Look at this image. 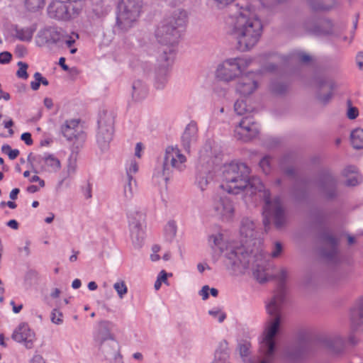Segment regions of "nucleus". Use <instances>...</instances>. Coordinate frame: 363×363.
I'll return each instance as SVG.
<instances>
[{"label":"nucleus","mask_w":363,"mask_h":363,"mask_svg":"<svg viewBox=\"0 0 363 363\" xmlns=\"http://www.w3.org/2000/svg\"><path fill=\"white\" fill-rule=\"evenodd\" d=\"M234 110L240 116L247 114L240 120L235 127V136L238 140L248 142L259 133V125L254 121L252 116L248 114L251 109L247 106L245 100H237L234 104Z\"/></svg>","instance_id":"obj_7"},{"label":"nucleus","mask_w":363,"mask_h":363,"mask_svg":"<svg viewBox=\"0 0 363 363\" xmlns=\"http://www.w3.org/2000/svg\"><path fill=\"white\" fill-rule=\"evenodd\" d=\"M272 158L269 155H265L259 161V166L265 174H269L272 171Z\"/></svg>","instance_id":"obj_42"},{"label":"nucleus","mask_w":363,"mask_h":363,"mask_svg":"<svg viewBox=\"0 0 363 363\" xmlns=\"http://www.w3.org/2000/svg\"><path fill=\"white\" fill-rule=\"evenodd\" d=\"M222 235L220 233H217L215 235H211L208 238V243L211 247L215 246H219L222 241Z\"/></svg>","instance_id":"obj_48"},{"label":"nucleus","mask_w":363,"mask_h":363,"mask_svg":"<svg viewBox=\"0 0 363 363\" xmlns=\"http://www.w3.org/2000/svg\"><path fill=\"white\" fill-rule=\"evenodd\" d=\"M352 332L363 331V296L357 301L356 306L351 312Z\"/></svg>","instance_id":"obj_28"},{"label":"nucleus","mask_w":363,"mask_h":363,"mask_svg":"<svg viewBox=\"0 0 363 363\" xmlns=\"http://www.w3.org/2000/svg\"><path fill=\"white\" fill-rule=\"evenodd\" d=\"M138 171V164L135 161L131 160L126 167L127 179L133 178V174Z\"/></svg>","instance_id":"obj_47"},{"label":"nucleus","mask_w":363,"mask_h":363,"mask_svg":"<svg viewBox=\"0 0 363 363\" xmlns=\"http://www.w3.org/2000/svg\"><path fill=\"white\" fill-rule=\"evenodd\" d=\"M208 184V178L203 174H200L197 177V184L201 190H204Z\"/></svg>","instance_id":"obj_50"},{"label":"nucleus","mask_w":363,"mask_h":363,"mask_svg":"<svg viewBox=\"0 0 363 363\" xmlns=\"http://www.w3.org/2000/svg\"><path fill=\"white\" fill-rule=\"evenodd\" d=\"M213 209L217 216L228 220L234 215L235 208L231 199L228 196H216L213 199Z\"/></svg>","instance_id":"obj_17"},{"label":"nucleus","mask_w":363,"mask_h":363,"mask_svg":"<svg viewBox=\"0 0 363 363\" xmlns=\"http://www.w3.org/2000/svg\"><path fill=\"white\" fill-rule=\"evenodd\" d=\"M257 86V82L252 74H241L236 85V91L240 95L246 96L252 94Z\"/></svg>","instance_id":"obj_27"},{"label":"nucleus","mask_w":363,"mask_h":363,"mask_svg":"<svg viewBox=\"0 0 363 363\" xmlns=\"http://www.w3.org/2000/svg\"><path fill=\"white\" fill-rule=\"evenodd\" d=\"M221 172L222 183L220 186L228 193L238 194L244 191L250 196L257 192L262 194L264 201L263 223L266 230L269 228L271 222L278 230L286 226L287 214L281 199L279 196L272 199L269 191L264 189L260 179L250 177V169L245 163L232 162L225 164Z\"/></svg>","instance_id":"obj_1"},{"label":"nucleus","mask_w":363,"mask_h":363,"mask_svg":"<svg viewBox=\"0 0 363 363\" xmlns=\"http://www.w3.org/2000/svg\"><path fill=\"white\" fill-rule=\"evenodd\" d=\"M311 342L300 340L296 344L287 347L284 352V358L289 361H296L310 351Z\"/></svg>","instance_id":"obj_21"},{"label":"nucleus","mask_w":363,"mask_h":363,"mask_svg":"<svg viewBox=\"0 0 363 363\" xmlns=\"http://www.w3.org/2000/svg\"><path fill=\"white\" fill-rule=\"evenodd\" d=\"M316 341L324 348L335 354L342 352L345 347V341L340 336H320L317 338Z\"/></svg>","instance_id":"obj_26"},{"label":"nucleus","mask_w":363,"mask_h":363,"mask_svg":"<svg viewBox=\"0 0 363 363\" xmlns=\"http://www.w3.org/2000/svg\"><path fill=\"white\" fill-rule=\"evenodd\" d=\"M298 59L301 62L306 63L311 60V56L306 53H300L298 55Z\"/></svg>","instance_id":"obj_63"},{"label":"nucleus","mask_w":363,"mask_h":363,"mask_svg":"<svg viewBox=\"0 0 363 363\" xmlns=\"http://www.w3.org/2000/svg\"><path fill=\"white\" fill-rule=\"evenodd\" d=\"M208 314L216 318L219 323H223L226 318V314L220 309L210 310L208 311Z\"/></svg>","instance_id":"obj_49"},{"label":"nucleus","mask_w":363,"mask_h":363,"mask_svg":"<svg viewBox=\"0 0 363 363\" xmlns=\"http://www.w3.org/2000/svg\"><path fill=\"white\" fill-rule=\"evenodd\" d=\"M108 363H124L123 356L120 353L106 360Z\"/></svg>","instance_id":"obj_56"},{"label":"nucleus","mask_w":363,"mask_h":363,"mask_svg":"<svg viewBox=\"0 0 363 363\" xmlns=\"http://www.w3.org/2000/svg\"><path fill=\"white\" fill-rule=\"evenodd\" d=\"M186 21V11L177 9L161 22L156 30L155 36L160 44L167 46L162 50V53L167 51L169 55V49H173L174 55H175L174 46L178 43L180 37L179 28L183 27Z\"/></svg>","instance_id":"obj_5"},{"label":"nucleus","mask_w":363,"mask_h":363,"mask_svg":"<svg viewBox=\"0 0 363 363\" xmlns=\"http://www.w3.org/2000/svg\"><path fill=\"white\" fill-rule=\"evenodd\" d=\"M225 23L227 33L236 40L238 49L242 52L255 46L262 35L261 21L247 8L230 15Z\"/></svg>","instance_id":"obj_2"},{"label":"nucleus","mask_w":363,"mask_h":363,"mask_svg":"<svg viewBox=\"0 0 363 363\" xmlns=\"http://www.w3.org/2000/svg\"><path fill=\"white\" fill-rule=\"evenodd\" d=\"M350 140L352 147L359 150L363 148V129L356 128L351 132Z\"/></svg>","instance_id":"obj_36"},{"label":"nucleus","mask_w":363,"mask_h":363,"mask_svg":"<svg viewBox=\"0 0 363 363\" xmlns=\"http://www.w3.org/2000/svg\"><path fill=\"white\" fill-rule=\"evenodd\" d=\"M225 264L234 274H242L252 266L253 275L259 282L264 283L268 279L267 273V261L263 251L259 248L250 252L244 245L233 246L226 248L224 254Z\"/></svg>","instance_id":"obj_3"},{"label":"nucleus","mask_w":363,"mask_h":363,"mask_svg":"<svg viewBox=\"0 0 363 363\" xmlns=\"http://www.w3.org/2000/svg\"><path fill=\"white\" fill-rule=\"evenodd\" d=\"M283 0H259L260 3L264 7H269L275 4L280 3Z\"/></svg>","instance_id":"obj_59"},{"label":"nucleus","mask_w":363,"mask_h":363,"mask_svg":"<svg viewBox=\"0 0 363 363\" xmlns=\"http://www.w3.org/2000/svg\"><path fill=\"white\" fill-rule=\"evenodd\" d=\"M147 94L146 85L141 80H135L132 84V98L139 101L145 98Z\"/></svg>","instance_id":"obj_33"},{"label":"nucleus","mask_w":363,"mask_h":363,"mask_svg":"<svg viewBox=\"0 0 363 363\" xmlns=\"http://www.w3.org/2000/svg\"><path fill=\"white\" fill-rule=\"evenodd\" d=\"M250 57H231L218 65L216 76L223 82H229L239 77L252 63Z\"/></svg>","instance_id":"obj_9"},{"label":"nucleus","mask_w":363,"mask_h":363,"mask_svg":"<svg viewBox=\"0 0 363 363\" xmlns=\"http://www.w3.org/2000/svg\"><path fill=\"white\" fill-rule=\"evenodd\" d=\"M113 289L120 298H123L128 293V287L124 281H118L113 284Z\"/></svg>","instance_id":"obj_43"},{"label":"nucleus","mask_w":363,"mask_h":363,"mask_svg":"<svg viewBox=\"0 0 363 363\" xmlns=\"http://www.w3.org/2000/svg\"><path fill=\"white\" fill-rule=\"evenodd\" d=\"M282 252V245L279 242H276L271 256L274 258L278 257Z\"/></svg>","instance_id":"obj_53"},{"label":"nucleus","mask_w":363,"mask_h":363,"mask_svg":"<svg viewBox=\"0 0 363 363\" xmlns=\"http://www.w3.org/2000/svg\"><path fill=\"white\" fill-rule=\"evenodd\" d=\"M60 133L69 141L84 138V133L79 125V121L75 119L66 120L60 126Z\"/></svg>","instance_id":"obj_20"},{"label":"nucleus","mask_w":363,"mask_h":363,"mask_svg":"<svg viewBox=\"0 0 363 363\" xmlns=\"http://www.w3.org/2000/svg\"><path fill=\"white\" fill-rule=\"evenodd\" d=\"M35 80H38L44 86H48L49 84V82L48 79L42 76L40 72H35L33 75Z\"/></svg>","instance_id":"obj_55"},{"label":"nucleus","mask_w":363,"mask_h":363,"mask_svg":"<svg viewBox=\"0 0 363 363\" xmlns=\"http://www.w3.org/2000/svg\"><path fill=\"white\" fill-rule=\"evenodd\" d=\"M309 184L305 180H298L296 182L292 194L298 200H302L307 197L308 192Z\"/></svg>","instance_id":"obj_34"},{"label":"nucleus","mask_w":363,"mask_h":363,"mask_svg":"<svg viewBox=\"0 0 363 363\" xmlns=\"http://www.w3.org/2000/svg\"><path fill=\"white\" fill-rule=\"evenodd\" d=\"M209 286L207 285L203 286L199 291V295L202 296L203 300H206L208 298Z\"/></svg>","instance_id":"obj_58"},{"label":"nucleus","mask_w":363,"mask_h":363,"mask_svg":"<svg viewBox=\"0 0 363 363\" xmlns=\"http://www.w3.org/2000/svg\"><path fill=\"white\" fill-rule=\"evenodd\" d=\"M356 62L358 67L363 69V52H360L357 55Z\"/></svg>","instance_id":"obj_61"},{"label":"nucleus","mask_w":363,"mask_h":363,"mask_svg":"<svg viewBox=\"0 0 363 363\" xmlns=\"http://www.w3.org/2000/svg\"><path fill=\"white\" fill-rule=\"evenodd\" d=\"M45 0H26L25 6L30 11H36L44 7Z\"/></svg>","instance_id":"obj_41"},{"label":"nucleus","mask_w":363,"mask_h":363,"mask_svg":"<svg viewBox=\"0 0 363 363\" xmlns=\"http://www.w3.org/2000/svg\"><path fill=\"white\" fill-rule=\"evenodd\" d=\"M197 131L196 122L191 121L186 125L182 136V142L186 150H189L191 144L196 140Z\"/></svg>","instance_id":"obj_30"},{"label":"nucleus","mask_w":363,"mask_h":363,"mask_svg":"<svg viewBox=\"0 0 363 363\" xmlns=\"http://www.w3.org/2000/svg\"><path fill=\"white\" fill-rule=\"evenodd\" d=\"M174 50L169 49V55L167 52L164 51L160 56V66L155 72V86L157 89H162L168 82L169 67L174 60Z\"/></svg>","instance_id":"obj_15"},{"label":"nucleus","mask_w":363,"mask_h":363,"mask_svg":"<svg viewBox=\"0 0 363 363\" xmlns=\"http://www.w3.org/2000/svg\"><path fill=\"white\" fill-rule=\"evenodd\" d=\"M12 58V55L7 51L0 53V64H7Z\"/></svg>","instance_id":"obj_51"},{"label":"nucleus","mask_w":363,"mask_h":363,"mask_svg":"<svg viewBox=\"0 0 363 363\" xmlns=\"http://www.w3.org/2000/svg\"><path fill=\"white\" fill-rule=\"evenodd\" d=\"M303 28L309 34L320 35H337L333 22L325 18L311 16L303 23Z\"/></svg>","instance_id":"obj_12"},{"label":"nucleus","mask_w":363,"mask_h":363,"mask_svg":"<svg viewBox=\"0 0 363 363\" xmlns=\"http://www.w3.org/2000/svg\"><path fill=\"white\" fill-rule=\"evenodd\" d=\"M255 224L248 218H244L242 220L240 227V233L245 238L253 239L255 238Z\"/></svg>","instance_id":"obj_35"},{"label":"nucleus","mask_w":363,"mask_h":363,"mask_svg":"<svg viewBox=\"0 0 363 363\" xmlns=\"http://www.w3.org/2000/svg\"><path fill=\"white\" fill-rule=\"evenodd\" d=\"M186 162V157L177 147L168 146L162 163L155 169L153 177L158 183L162 181L167 183L175 172H180L185 169Z\"/></svg>","instance_id":"obj_6"},{"label":"nucleus","mask_w":363,"mask_h":363,"mask_svg":"<svg viewBox=\"0 0 363 363\" xmlns=\"http://www.w3.org/2000/svg\"><path fill=\"white\" fill-rule=\"evenodd\" d=\"M271 90L277 94H284L287 90V85L279 82H274L271 84Z\"/></svg>","instance_id":"obj_45"},{"label":"nucleus","mask_w":363,"mask_h":363,"mask_svg":"<svg viewBox=\"0 0 363 363\" xmlns=\"http://www.w3.org/2000/svg\"><path fill=\"white\" fill-rule=\"evenodd\" d=\"M38 36L40 45L60 46L63 40V34L55 27H48L40 30Z\"/></svg>","instance_id":"obj_22"},{"label":"nucleus","mask_w":363,"mask_h":363,"mask_svg":"<svg viewBox=\"0 0 363 363\" xmlns=\"http://www.w3.org/2000/svg\"><path fill=\"white\" fill-rule=\"evenodd\" d=\"M319 240L322 244L319 250L320 257L330 264L336 265L340 263V237L335 235L330 230L325 228L319 233Z\"/></svg>","instance_id":"obj_8"},{"label":"nucleus","mask_w":363,"mask_h":363,"mask_svg":"<svg viewBox=\"0 0 363 363\" xmlns=\"http://www.w3.org/2000/svg\"><path fill=\"white\" fill-rule=\"evenodd\" d=\"M29 180L30 182H38L41 187H43L45 186L44 180L41 179L38 175H33L29 179Z\"/></svg>","instance_id":"obj_62"},{"label":"nucleus","mask_w":363,"mask_h":363,"mask_svg":"<svg viewBox=\"0 0 363 363\" xmlns=\"http://www.w3.org/2000/svg\"><path fill=\"white\" fill-rule=\"evenodd\" d=\"M101 330H103L104 331L100 332V352L106 361L111 357L121 353L120 345L118 342L113 339L106 325H101Z\"/></svg>","instance_id":"obj_16"},{"label":"nucleus","mask_w":363,"mask_h":363,"mask_svg":"<svg viewBox=\"0 0 363 363\" xmlns=\"http://www.w3.org/2000/svg\"><path fill=\"white\" fill-rule=\"evenodd\" d=\"M11 337L18 342L23 343L27 348H31L35 339V335L28 324L23 323L14 330Z\"/></svg>","instance_id":"obj_23"},{"label":"nucleus","mask_w":363,"mask_h":363,"mask_svg":"<svg viewBox=\"0 0 363 363\" xmlns=\"http://www.w3.org/2000/svg\"><path fill=\"white\" fill-rule=\"evenodd\" d=\"M35 30V25H32L30 26L24 28H19L16 26L14 28L16 38L23 42H30L33 39V36Z\"/></svg>","instance_id":"obj_32"},{"label":"nucleus","mask_w":363,"mask_h":363,"mask_svg":"<svg viewBox=\"0 0 363 363\" xmlns=\"http://www.w3.org/2000/svg\"><path fill=\"white\" fill-rule=\"evenodd\" d=\"M318 186L319 194L323 199L331 201L339 196L337 180L330 172L327 171L321 174Z\"/></svg>","instance_id":"obj_14"},{"label":"nucleus","mask_w":363,"mask_h":363,"mask_svg":"<svg viewBox=\"0 0 363 363\" xmlns=\"http://www.w3.org/2000/svg\"><path fill=\"white\" fill-rule=\"evenodd\" d=\"M342 175L347 177L345 182L347 186H354L362 182V177L357 173L355 166L350 165L342 170Z\"/></svg>","instance_id":"obj_31"},{"label":"nucleus","mask_w":363,"mask_h":363,"mask_svg":"<svg viewBox=\"0 0 363 363\" xmlns=\"http://www.w3.org/2000/svg\"><path fill=\"white\" fill-rule=\"evenodd\" d=\"M287 276L288 272L285 269H281L277 274L276 277L279 281V286L271 299L266 303V310L270 318L265 324L261 350L268 354L273 351L274 337L279 332L283 318L282 311L286 301L284 284Z\"/></svg>","instance_id":"obj_4"},{"label":"nucleus","mask_w":363,"mask_h":363,"mask_svg":"<svg viewBox=\"0 0 363 363\" xmlns=\"http://www.w3.org/2000/svg\"><path fill=\"white\" fill-rule=\"evenodd\" d=\"M167 276H168V274L164 270H162L160 272V274H158L157 279L160 280V281H161V283L163 282L166 284H168Z\"/></svg>","instance_id":"obj_60"},{"label":"nucleus","mask_w":363,"mask_h":363,"mask_svg":"<svg viewBox=\"0 0 363 363\" xmlns=\"http://www.w3.org/2000/svg\"><path fill=\"white\" fill-rule=\"evenodd\" d=\"M316 82L318 86L317 98L320 102L326 104L333 97L335 83L333 79L325 76L318 77Z\"/></svg>","instance_id":"obj_19"},{"label":"nucleus","mask_w":363,"mask_h":363,"mask_svg":"<svg viewBox=\"0 0 363 363\" xmlns=\"http://www.w3.org/2000/svg\"><path fill=\"white\" fill-rule=\"evenodd\" d=\"M63 315L62 313L55 308L52 311L51 315H50V320L52 323L56 325H61L63 323Z\"/></svg>","instance_id":"obj_46"},{"label":"nucleus","mask_w":363,"mask_h":363,"mask_svg":"<svg viewBox=\"0 0 363 363\" xmlns=\"http://www.w3.org/2000/svg\"><path fill=\"white\" fill-rule=\"evenodd\" d=\"M74 43V39H72L71 37H68L67 35H63V40L60 46H62L63 44H65L68 48H71Z\"/></svg>","instance_id":"obj_54"},{"label":"nucleus","mask_w":363,"mask_h":363,"mask_svg":"<svg viewBox=\"0 0 363 363\" xmlns=\"http://www.w3.org/2000/svg\"><path fill=\"white\" fill-rule=\"evenodd\" d=\"M359 114V111L356 107L350 106L347 110V116L351 120L355 119Z\"/></svg>","instance_id":"obj_52"},{"label":"nucleus","mask_w":363,"mask_h":363,"mask_svg":"<svg viewBox=\"0 0 363 363\" xmlns=\"http://www.w3.org/2000/svg\"><path fill=\"white\" fill-rule=\"evenodd\" d=\"M177 234V225L174 221H169L164 228L165 239L172 242Z\"/></svg>","instance_id":"obj_39"},{"label":"nucleus","mask_w":363,"mask_h":363,"mask_svg":"<svg viewBox=\"0 0 363 363\" xmlns=\"http://www.w3.org/2000/svg\"><path fill=\"white\" fill-rule=\"evenodd\" d=\"M21 139L25 142L28 145L33 144V140L31 138V134L29 133H24L21 135Z\"/></svg>","instance_id":"obj_57"},{"label":"nucleus","mask_w":363,"mask_h":363,"mask_svg":"<svg viewBox=\"0 0 363 363\" xmlns=\"http://www.w3.org/2000/svg\"><path fill=\"white\" fill-rule=\"evenodd\" d=\"M78 158V152L76 151H72L67 160V173L69 175L75 173L77 169V162Z\"/></svg>","instance_id":"obj_38"},{"label":"nucleus","mask_w":363,"mask_h":363,"mask_svg":"<svg viewBox=\"0 0 363 363\" xmlns=\"http://www.w3.org/2000/svg\"><path fill=\"white\" fill-rule=\"evenodd\" d=\"M48 14L51 18L67 21L70 18L67 6L60 0H53L48 7Z\"/></svg>","instance_id":"obj_25"},{"label":"nucleus","mask_w":363,"mask_h":363,"mask_svg":"<svg viewBox=\"0 0 363 363\" xmlns=\"http://www.w3.org/2000/svg\"><path fill=\"white\" fill-rule=\"evenodd\" d=\"M28 160L33 164H38L42 170L48 172H57L61 167L60 160L53 155L44 154L33 156L30 153Z\"/></svg>","instance_id":"obj_18"},{"label":"nucleus","mask_w":363,"mask_h":363,"mask_svg":"<svg viewBox=\"0 0 363 363\" xmlns=\"http://www.w3.org/2000/svg\"><path fill=\"white\" fill-rule=\"evenodd\" d=\"M133 184H135L133 178L127 179V182L124 184L123 196L127 201H130L133 196Z\"/></svg>","instance_id":"obj_40"},{"label":"nucleus","mask_w":363,"mask_h":363,"mask_svg":"<svg viewBox=\"0 0 363 363\" xmlns=\"http://www.w3.org/2000/svg\"><path fill=\"white\" fill-rule=\"evenodd\" d=\"M145 213L140 208L135 207L128 211L127 218L130 239L135 248H140L145 237Z\"/></svg>","instance_id":"obj_11"},{"label":"nucleus","mask_w":363,"mask_h":363,"mask_svg":"<svg viewBox=\"0 0 363 363\" xmlns=\"http://www.w3.org/2000/svg\"><path fill=\"white\" fill-rule=\"evenodd\" d=\"M30 363H45L40 355H35Z\"/></svg>","instance_id":"obj_64"},{"label":"nucleus","mask_w":363,"mask_h":363,"mask_svg":"<svg viewBox=\"0 0 363 363\" xmlns=\"http://www.w3.org/2000/svg\"><path fill=\"white\" fill-rule=\"evenodd\" d=\"M18 67V69L16 72V76L20 79H27L28 77V74L27 72V69L28 65L27 63L20 61L17 63Z\"/></svg>","instance_id":"obj_44"},{"label":"nucleus","mask_w":363,"mask_h":363,"mask_svg":"<svg viewBox=\"0 0 363 363\" xmlns=\"http://www.w3.org/2000/svg\"><path fill=\"white\" fill-rule=\"evenodd\" d=\"M142 4V0H122L116 17V26L118 29L125 32L133 26L140 16Z\"/></svg>","instance_id":"obj_10"},{"label":"nucleus","mask_w":363,"mask_h":363,"mask_svg":"<svg viewBox=\"0 0 363 363\" xmlns=\"http://www.w3.org/2000/svg\"><path fill=\"white\" fill-rule=\"evenodd\" d=\"M212 363H230L229 361V352L226 344L220 345V347L216 350L214 359Z\"/></svg>","instance_id":"obj_37"},{"label":"nucleus","mask_w":363,"mask_h":363,"mask_svg":"<svg viewBox=\"0 0 363 363\" xmlns=\"http://www.w3.org/2000/svg\"><path fill=\"white\" fill-rule=\"evenodd\" d=\"M99 128L96 134V142L102 152L109 148V144L113 135V118L110 114L104 113L98 121Z\"/></svg>","instance_id":"obj_13"},{"label":"nucleus","mask_w":363,"mask_h":363,"mask_svg":"<svg viewBox=\"0 0 363 363\" xmlns=\"http://www.w3.org/2000/svg\"><path fill=\"white\" fill-rule=\"evenodd\" d=\"M307 3L314 11H330L341 5L340 0H307Z\"/></svg>","instance_id":"obj_29"},{"label":"nucleus","mask_w":363,"mask_h":363,"mask_svg":"<svg viewBox=\"0 0 363 363\" xmlns=\"http://www.w3.org/2000/svg\"><path fill=\"white\" fill-rule=\"evenodd\" d=\"M264 332V330H263L262 334V335L260 337L259 348L260 354L262 356L263 359H259V358H256V357H254V358H246V359H244V362L245 363H272V360H273V358H274V352H275V350H276V337L278 335V333L274 337V347L273 351L272 352V353L268 354L267 352H264L261 350V342H262V340ZM240 355L242 357H247V354H248V347H247V346L245 345H240Z\"/></svg>","instance_id":"obj_24"}]
</instances>
